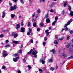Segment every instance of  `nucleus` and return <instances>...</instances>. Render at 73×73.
<instances>
[{
    "mask_svg": "<svg viewBox=\"0 0 73 73\" xmlns=\"http://www.w3.org/2000/svg\"><path fill=\"white\" fill-rule=\"evenodd\" d=\"M37 51L35 50V51H33L32 53V54L36 58V57H37V55H36V54H37Z\"/></svg>",
    "mask_w": 73,
    "mask_h": 73,
    "instance_id": "1",
    "label": "nucleus"
},
{
    "mask_svg": "<svg viewBox=\"0 0 73 73\" xmlns=\"http://www.w3.org/2000/svg\"><path fill=\"white\" fill-rule=\"evenodd\" d=\"M17 9V6L15 5L13 7H10V10L11 11H14L15 9Z\"/></svg>",
    "mask_w": 73,
    "mask_h": 73,
    "instance_id": "2",
    "label": "nucleus"
},
{
    "mask_svg": "<svg viewBox=\"0 0 73 73\" xmlns=\"http://www.w3.org/2000/svg\"><path fill=\"white\" fill-rule=\"evenodd\" d=\"M21 32L22 33L25 32V28L24 27H21Z\"/></svg>",
    "mask_w": 73,
    "mask_h": 73,
    "instance_id": "3",
    "label": "nucleus"
},
{
    "mask_svg": "<svg viewBox=\"0 0 73 73\" xmlns=\"http://www.w3.org/2000/svg\"><path fill=\"white\" fill-rule=\"evenodd\" d=\"M40 62H42V64H44V63H45V61L42 58H41L40 59Z\"/></svg>",
    "mask_w": 73,
    "mask_h": 73,
    "instance_id": "4",
    "label": "nucleus"
},
{
    "mask_svg": "<svg viewBox=\"0 0 73 73\" xmlns=\"http://www.w3.org/2000/svg\"><path fill=\"white\" fill-rule=\"evenodd\" d=\"M45 32L47 34V36H48L49 35V33H50V32H49V30H46L45 31Z\"/></svg>",
    "mask_w": 73,
    "mask_h": 73,
    "instance_id": "5",
    "label": "nucleus"
},
{
    "mask_svg": "<svg viewBox=\"0 0 73 73\" xmlns=\"http://www.w3.org/2000/svg\"><path fill=\"white\" fill-rule=\"evenodd\" d=\"M5 16V12H3L2 13V18H4Z\"/></svg>",
    "mask_w": 73,
    "mask_h": 73,
    "instance_id": "6",
    "label": "nucleus"
},
{
    "mask_svg": "<svg viewBox=\"0 0 73 73\" xmlns=\"http://www.w3.org/2000/svg\"><path fill=\"white\" fill-rule=\"evenodd\" d=\"M20 24H18L16 25L17 26L16 27L17 29H19L20 28Z\"/></svg>",
    "mask_w": 73,
    "mask_h": 73,
    "instance_id": "7",
    "label": "nucleus"
},
{
    "mask_svg": "<svg viewBox=\"0 0 73 73\" xmlns=\"http://www.w3.org/2000/svg\"><path fill=\"white\" fill-rule=\"evenodd\" d=\"M48 62H53V61L52 59H49L48 60Z\"/></svg>",
    "mask_w": 73,
    "mask_h": 73,
    "instance_id": "8",
    "label": "nucleus"
},
{
    "mask_svg": "<svg viewBox=\"0 0 73 73\" xmlns=\"http://www.w3.org/2000/svg\"><path fill=\"white\" fill-rule=\"evenodd\" d=\"M46 23H50V19L49 18H47L46 19Z\"/></svg>",
    "mask_w": 73,
    "mask_h": 73,
    "instance_id": "9",
    "label": "nucleus"
},
{
    "mask_svg": "<svg viewBox=\"0 0 73 73\" xmlns=\"http://www.w3.org/2000/svg\"><path fill=\"white\" fill-rule=\"evenodd\" d=\"M50 52H52L54 54H55L56 53V51L54 50V49H52L51 50Z\"/></svg>",
    "mask_w": 73,
    "mask_h": 73,
    "instance_id": "10",
    "label": "nucleus"
},
{
    "mask_svg": "<svg viewBox=\"0 0 73 73\" xmlns=\"http://www.w3.org/2000/svg\"><path fill=\"white\" fill-rule=\"evenodd\" d=\"M70 45H71V44H70V43H68L66 46V48H69V47H70Z\"/></svg>",
    "mask_w": 73,
    "mask_h": 73,
    "instance_id": "11",
    "label": "nucleus"
},
{
    "mask_svg": "<svg viewBox=\"0 0 73 73\" xmlns=\"http://www.w3.org/2000/svg\"><path fill=\"white\" fill-rule=\"evenodd\" d=\"M11 19H13V18L15 17V14H11Z\"/></svg>",
    "mask_w": 73,
    "mask_h": 73,
    "instance_id": "12",
    "label": "nucleus"
},
{
    "mask_svg": "<svg viewBox=\"0 0 73 73\" xmlns=\"http://www.w3.org/2000/svg\"><path fill=\"white\" fill-rule=\"evenodd\" d=\"M56 23H57V21L56 20H55V21L52 23V24L53 25H55Z\"/></svg>",
    "mask_w": 73,
    "mask_h": 73,
    "instance_id": "13",
    "label": "nucleus"
},
{
    "mask_svg": "<svg viewBox=\"0 0 73 73\" xmlns=\"http://www.w3.org/2000/svg\"><path fill=\"white\" fill-rule=\"evenodd\" d=\"M33 52V50L31 49L30 51L27 53V54H30L32 53V52Z\"/></svg>",
    "mask_w": 73,
    "mask_h": 73,
    "instance_id": "14",
    "label": "nucleus"
},
{
    "mask_svg": "<svg viewBox=\"0 0 73 73\" xmlns=\"http://www.w3.org/2000/svg\"><path fill=\"white\" fill-rule=\"evenodd\" d=\"M13 42L14 43V44H18V43H19V41L14 40L13 41Z\"/></svg>",
    "mask_w": 73,
    "mask_h": 73,
    "instance_id": "15",
    "label": "nucleus"
},
{
    "mask_svg": "<svg viewBox=\"0 0 73 73\" xmlns=\"http://www.w3.org/2000/svg\"><path fill=\"white\" fill-rule=\"evenodd\" d=\"M72 20H70L67 23V24L68 25H70V24L71 23V22H72Z\"/></svg>",
    "mask_w": 73,
    "mask_h": 73,
    "instance_id": "16",
    "label": "nucleus"
},
{
    "mask_svg": "<svg viewBox=\"0 0 73 73\" xmlns=\"http://www.w3.org/2000/svg\"><path fill=\"white\" fill-rule=\"evenodd\" d=\"M37 12L38 13H40L41 12V10L40 9H38L37 10Z\"/></svg>",
    "mask_w": 73,
    "mask_h": 73,
    "instance_id": "17",
    "label": "nucleus"
},
{
    "mask_svg": "<svg viewBox=\"0 0 73 73\" xmlns=\"http://www.w3.org/2000/svg\"><path fill=\"white\" fill-rule=\"evenodd\" d=\"M54 42L55 44H56V45L58 44V42L56 40H55Z\"/></svg>",
    "mask_w": 73,
    "mask_h": 73,
    "instance_id": "18",
    "label": "nucleus"
},
{
    "mask_svg": "<svg viewBox=\"0 0 73 73\" xmlns=\"http://www.w3.org/2000/svg\"><path fill=\"white\" fill-rule=\"evenodd\" d=\"M70 16H73V11H71L70 13Z\"/></svg>",
    "mask_w": 73,
    "mask_h": 73,
    "instance_id": "19",
    "label": "nucleus"
},
{
    "mask_svg": "<svg viewBox=\"0 0 73 73\" xmlns=\"http://www.w3.org/2000/svg\"><path fill=\"white\" fill-rule=\"evenodd\" d=\"M50 69L51 70L53 71V70H54V68L53 67H51L50 68Z\"/></svg>",
    "mask_w": 73,
    "mask_h": 73,
    "instance_id": "20",
    "label": "nucleus"
},
{
    "mask_svg": "<svg viewBox=\"0 0 73 73\" xmlns=\"http://www.w3.org/2000/svg\"><path fill=\"white\" fill-rule=\"evenodd\" d=\"M13 60L14 61V62H17V59L13 58Z\"/></svg>",
    "mask_w": 73,
    "mask_h": 73,
    "instance_id": "21",
    "label": "nucleus"
},
{
    "mask_svg": "<svg viewBox=\"0 0 73 73\" xmlns=\"http://www.w3.org/2000/svg\"><path fill=\"white\" fill-rule=\"evenodd\" d=\"M8 54H3V55L4 56V57H6L8 56Z\"/></svg>",
    "mask_w": 73,
    "mask_h": 73,
    "instance_id": "22",
    "label": "nucleus"
},
{
    "mask_svg": "<svg viewBox=\"0 0 73 73\" xmlns=\"http://www.w3.org/2000/svg\"><path fill=\"white\" fill-rule=\"evenodd\" d=\"M64 37L60 38H59V40H60V41H62V40H64Z\"/></svg>",
    "mask_w": 73,
    "mask_h": 73,
    "instance_id": "23",
    "label": "nucleus"
},
{
    "mask_svg": "<svg viewBox=\"0 0 73 73\" xmlns=\"http://www.w3.org/2000/svg\"><path fill=\"white\" fill-rule=\"evenodd\" d=\"M45 0H39V1L40 2V3H41V2H42L43 3H44V2H45Z\"/></svg>",
    "mask_w": 73,
    "mask_h": 73,
    "instance_id": "24",
    "label": "nucleus"
},
{
    "mask_svg": "<svg viewBox=\"0 0 73 73\" xmlns=\"http://www.w3.org/2000/svg\"><path fill=\"white\" fill-rule=\"evenodd\" d=\"M30 25H31V22H29L28 23L27 27H30Z\"/></svg>",
    "mask_w": 73,
    "mask_h": 73,
    "instance_id": "25",
    "label": "nucleus"
},
{
    "mask_svg": "<svg viewBox=\"0 0 73 73\" xmlns=\"http://www.w3.org/2000/svg\"><path fill=\"white\" fill-rule=\"evenodd\" d=\"M13 36L14 38H16L17 37V34H15Z\"/></svg>",
    "mask_w": 73,
    "mask_h": 73,
    "instance_id": "26",
    "label": "nucleus"
},
{
    "mask_svg": "<svg viewBox=\"0 0 73 73\" xmlns=\"http://www.w3.org/2000/svg\"><path fill=\"white\" fill-rule=\"evenodd\" d=\"M33 25L34 27H36V23H34L33 24Z\"/></svg>",
    "mask_w": 73,
    "mask_h": 73,
    "instance_id": "27",
    "label": "nucleus"
},
{
    "mask_svg": "<svg viewBox=\"0 0 73 73\" xmlns=\"http://www.w3.org/2000/svg\"><path fill=\"white\" fill-rule=\"evenodd\" d=\"M18 55V53H16L15 54H14L13 55V56H14V57H15L16 56H17Z\"/></svg>",
    "mask_w": 73,
    "mask_h": 73,
    "instance_id": "28",
    "label": "nucleus"
},
{
    "mask_svg": "<svg viewBox=\"0 0 73 73\" xmlns=\"http://www.w3.org/2000/svg\"><path fill=\"white\" fill-rule=\"evenodd\" d=\"M32 31V29H29V32L30 33H31Z\"/></svg>",
    "mask_w": 73,
    "mask_h": 73,
    "instance_id": "29",
    "label": "nucleus"
},
{
    "mask_svg": "<svg viewBox=\"0 0 73 73\" xmlns=\"http://www.w3.org/2000/svg\"><path fill=\"white\" fill-rule=\"evenodd\" d=\"M10 45L9 44H7L5 46V48H8V47H9Z\"/></svg>",
    "mask_w": 73,
    "mask_h": 73,
    "instance_id": "30",
    "label": "nucleus"
},
{
    "mask_svg": "<svg viewBox=\"0 0 73 73\" xmlns=\"http://www.w3.org/2000/svg\"><path fill=\"white\" fill-rule=\"evenodd\" d=\"M48 14H47L45 15V19H46V18H48Z\"/></svg>",
    "mask_w": 73,
    "mask_h": 73,
    "instance_id": "31",
    "label": "nucleus"
},
{
    "mask_svg": "<svg viewBox=\"0 0 73 73\" xmlns=\"http://www.w3.org/2000/svg\"><path fill=\"white\" fill-rule=\"evenodd\" d=\"M6 68V67H5V66H3L2 67V69H5Z\"/></svg>",
    "mask_w": 73,
    "mask_h": 73,
    "instance_id": "32",
    "label": "nucleus"
},
{
    "mask_svg": "<svg viewBox=\"0 0 73 73\" xmlns=\"http://www.w3.org/2000/svg\"><path fill=\"white\" fill-rule=\"evenodd\" d=\"M44 25V24H43V23H41L40 24V27H41L42 26H43Z\"/></svg>",
    "mask_w": 73,
    "mask_h": 73,
    "instance_id": "33",
    "label": "nucleus"
},
{
    "mask_svg": "<svg viewBox=\"0 0 73 73\" xmlns=\"http://www.w3.org/2000/svg\"><path fill=\"white\" fill-rule=\"evenodd\" d=\"M18 52V53H22V50H19Z\"/></svg>",
    "mask_w": 73,
    "mask_h": 73,
    "instance_id": "34",
    "label": "nucleus"
},
{
    "mask_svg": "<svg viewBox=\"0 0 73 73\" xmlns=\"http://www.w3.org/2000/svg\"><path fill=\"white\" fill-rule=\"evenodd\" d=\"M30 42L31 43H33V40L32 39H31L30 40Z\"/></svg>",
    "mask_w": 73,
    "mask_h": 73,
    "instance_id": "35",
    "label": "nucleus"
},
{
    "mask_svg": "<svg viewBox=\"0 0 73 73\" xmlns=\"http://www.w3.org/2000/svg\"><path fill=\"white\" fill-rule=\"evenodd\" d=\"M73 56H71L70 57L68 58V59H69V60H70V58H73Z\"/></svg>",
    "mask_w": 73,
    "mask_h": 73,
    "instance_id": "36",
    "label": "nucleus"
},
{
    "mask_svg": "<svg viewBox=\"0 0 73 73\" xmlns=\"http://www.w3.org/2000/svg\"><path fill=\"white\" fill-rule=\"evenodd\" d=\"M68 9H69V11H71V7H70V6H68Z\"/></svg>",
    "mask_w": 73,
    "mask_h": 73,
    "instance_id": "37",
    "label": "nucleus"
},
{
    "mask_svg": "<svg viewBox=\"0 0 73 73\" xmlns=\"http://www.w3.org/2000/svg\"><path fill=\"white\" fill-rule=\"evenodd\" d=\"M20 1L21 2V4H24V1H23L22 0H21Z\"/></svg>",
    "mask_w": 73,
    "mask_h": 73,
    "instance_id": "38",
    "label": "nucleus"
},
{
    "mask_svg": "<svg viewBox=\"0 0 73 73\" xmlns=\"http://www.w3.org/2000/svg\"><path fill=\"white\" fill-rule=\"evenodd\" d=\"M30 1V4H32V1L31 0H29Z\"/></svg>",
    "mask_w": 73,
    "mask_h": 73,
    "instance_id": "39",
    "label": "nucleus"
},
{
    "mask_svg": "<svg viewBox=\"0 0 73 73\" xmlns=\"http://www.w3.org/2000/svg\"><path fill=\"white\" fill-rule=\"evenodd\" d=\"M0 37H1V38H3V37H4V35L1 34V35H0Z\"/></svg>",
    "mask_w": 73,
    "mask_h": 73,
    "instance_id": "40",
    "label": "nucleus"
},
{
    "mask_svg": "<svg viewBox=\"0 0 73 73\" xmlns=\"http://www.w3.org/2000/svg\"><path fill=\"white\" fill-rule=\"evenodd\" d=\"M12 1L14 3H17V0H12Z\"/></svg>",
    "mask_w": 73,
    "mask_h": 73,
    "instance_id": "41",
    "label": "nucleus"
},
{
    "mask_svg": "<svg viewBox=\"0 0 73 73\" xmlns=\"http://www.w3.org/2000/svg\"><path fill=\"white\" fill-rule=\"evenodd\" d=\"M55 20H56V21H57L58 20V17H56L55 18Z\"/></svg>",
    "mask_w": 73,
    "mask_h": 73,
    "instance_id": "42",
    "label": "nucleus"
},
{
    "mask_svg": "<svg viewBox=\"0 0 73 73\" xmlns=\"http://www.w3.org/2000/svg\"><path fill=\"white\" fill-rule=\"evenodd\" d=\"M8 52L7 51H5V50H4L3 51V53H7Z\"/></svg>",
    "mask_w": 73,
    "mask_h": 73,
    "instance_id": "43",
    "label": "nucleus"
},
{
    "mask_svg": "<svg viewBox=\"0 0 73 73\" xmlns=\"http://www.w3.org/2000/svg\"><path fill=\"white\" fill-rule=\"evenodd\" d=\"M66 5H67V3H65L63 5H64V7H66Z\"/></svg>",
    "mask_w": 73,
    "mask_h": 73,
    "instance_id": "44",
    "label": "nucleus"
},
{
    "mask_svg": "<svg viewBox=\"0 0 73 73\" xmlns=\"http://www.w3.org/2000/svg\"><path fill=\"white\" fill-rule=\"evenodd\" d=\"M42 44L43 45H44V46H45V44H46V42H43Z\"/></svg>",
    "mask_w": 73,
    "mask_h": 73,
    "instance_id": "45",
    "label": "nucleus"
},
{
    "mask_svg": "<svg viewBox=\"0 0 73 73\" xmlns=\"http://www.w3.org/2000/svg\"><path fill=\"white\" fill-rule=\"evenodd\" d=\"M28 68L29 69H31L32 68V67L30 66H28Z\"/></svg>",
    "mask_w": 73,
    "mask_h": 73,
    "instance_id": "46",
    "label": "nucleus"
},
{
    "mask_svg": "<svg viewBox=\"0 0 73 73\" xmlns=\"http://www.w3.org/2000/svg\"><path fill=\"white\" fill-rule=\"evenodd\" d=\"M55 38H56V39H57L58 38V36L57 35H56L55 36Z\"/></svg>",
    "mask_w": 73,
    "mask_h": 73,
    "instance_id": "47",
    "label": "nucleus"
},
{
    "mask_svg": "<svg viewBox=\"0 0 73 73\" xmlns=\"http://www.w3.org/2000/svg\"><path fill=\"white\" fill-rule=\"evenodd\" d=\"M70 34H72V33H73V31H70Z\"/></svg>",
    "mask_w": 73,
    "mask_h": 73,
    "instance_id": "48",
    "label": "nucleus"
},
{
    "mask_svg": "<svg viewBox=\"0 0 73 73\" xmlns=\"http://www.w3.org/2000/svg\"><path fill=\"white\" fill-rule=\"evenodd\" d=\"M31 34V33H29L28 32V33H27V35H28V36H29V35H30Z\"/></svg>",
    "mask_w": 73,
    "mask_h": 73,
    "instance_id": "49",
    "label": "nucleus"
},
{
    "mask_svg": "<svg viewBox=\"0 0 73 73\" xmlns=\"http://www.w3.org/2000/svg\"><path fill=\"white\" fill-rule=\"evenodd\" d=\"M64 30L65 31H68V28L67 27H66L64 29Z\"/></svg>",
    "mask_w": 73,
    "mask_h": 73,
    "instance_id": "50",
    "label": "nucleus"
},
{
    "mask_svg": "<svg viewBox=\"0 0 73 73\" xmlns=\"http://www.w3.org/2000/svg\"><path fill=\"white\" fill-rule=\"evenodd\" d=\"M68 25V24L67 23L65 24V26H64L65 27H67Z\"/></svg>",
    "mask_w": 73,
    "mask_h": 73,
    "instance_id": "51",
    "label": "nucleus"
},
{
    "mask_svg": "<svg viewBox=\"0 0 73 73\" xmlns=\"http://www.w3.org/2000/svg\"><path fill=\"white\" fill-rule=\"evenodd\" d=\"M50 11L52 13L53 12V10L52 9H51L50 10Z\"/></svg>",
    "mask_w": 73,
    "mask_h": 73,
    "instance_id": "52",
    "label": "nucleus"
},
{
    "mask_svg": "<svg viewBox=\"0 0 73 73\" xmlns=\"http://www.w3.org/2000/svg\"><path fill=\"white\" fill-rule=\"evenodd\" d=\"M35 16V14H33L32 15V17H34Z\"/></svg>",
    "mask_w": 73,
    "mask_h": 73,
    "instance_id": "53",
    "label": "nucleus"
},
{
    "mask_svg": "<svg viewBox=\"0 0 73 73\" xmlns=\"http://www.w3.org/2000/svg\"><path fill=\"white\" fill-rule=\"evenodd\" d=\"M18 73H21V72L19 70L18 71Z\"/></svg>",
    "mask_w": 73,
    "mask_h": 73,
    "instance_id": "54",
    "label": "nucleus"
},
{
    "mask_svg": "<svg viewBox=\"0 0 73 73\" xmlns=\"http://www.w3.org/2000/svg\"><path fill=\"white\" fill-rule=\"evenodd\" d=\"M40 28H37V31L38 32V31H40Z\"/></svg>",
    "mask_w": 73,
    "mask_h": 73,
    "instance_id": "55",
    "label": "nucleus"
},
{
    "mask_svg": "<svg viewBox=\"0 0 73 73\" xmlns=\"http://www.w3.org/2000/svg\"><path fill=\"white\" fill-rule=\"evenodd\" d=\"M44 40L45 41H46V40H47V38H46V36L44 37Z\"/></svg>",
    "mask_w": 73,
    "mask_h": 73,
    "instance_id": "56",
    "label": "nucleus"
},
{
    "mask_svg": "<svg viewBox=\"0 0 73 73\" xmlns=\"http://www.w3.org/2000/svg\"><path fill=\"white\" fill-rule=\"evenodd\" d=\"M39 70L40 72H42V70L41 69H39Z\"/></svg>",
    "mask_w": 73,
    "mask_h": 73,
    "instance_id": "57",
    "label": "nucleus"
},
{
    "mask_svg": "<svg viewBox=\"0 0 73 73\" xmlns=\"http://www.w3.org/2000/svg\"><path fill=\"white\" fill-rule=\"evenodd\" d=\"M21 48H23V44H21Z\"/></svg>",
    "mask_w": 73,
    "mask_h": 73,
    "instance_id": "58",
    "label": "nucleus"
},
{
    "mask_svg": "<svg viewBox=\"0 0 73 73\" xmlns=\"http://www.w3.org/2000/svg\"><path fill=\"white\" fill-rule=\"evenodd\" d=\"M9 5L10 6H12V3H9Z\"/></svg>",
    "mask_w": 73,
    "mask_h": 73,
    "instance_id": "59",
    "label": "nucleus"
},
{
    "mask_svg": "<svg viewBox=\"0 0 73 73\" xmlns=\"http://www.w3.org/2000/svg\"><path fill=\"white\" fill-rule=\"evenodd\" d=\"M38 17V14H37L36 16H35V17L36 18V19L37 18V17Z\"/></svg>",
    "mask_w": 73,
    "mask_h": 73,
    "instance_id": "60",
    "label": "nucleus"
},
{
    "mask_svg": "<svg viewBox=\"0 0 73 73\" xmlns=\"http://www.w3.org/2000/svg\"><path fill=\"white\" fill-rule=\"evenodd\" d=\"M64 11H63L62 12V15H64Z\"/></svg>",
    "mask_w": 73,
    "mask_h": 73,
    "instance_id": "61",
    "label": "nucleus"
},
{
    "mask_svg": "<svg viewBox=\"0 0 73 73\" xmlns=\"http://www.w3.org/2000/svg\"><path fill=\"white\" fill-rule=\"evenodd\" d=\"M21 26H23L24 25V23L23 22L21 23Z\"/></svg>",
    "mask_w": 73,
    "mask_h": 73,
    "instance_id": "62",
    "label": "nucleus"
},
{
    "mask_svg": "<svg viewBox=\"0 0 73 73\" xmlns=\"http://www.w3.org/2000/svg\"><path fill=\"white\" fill-rule=\"evenodd\" d=\"M20 58V57H18L16 58V59L17 60H19Z\"/></svg>",
    "mask_w": 73,
    "mask_h": 73,
    "instance_id": "63",
    "label": "nucleus"
},
{
    "mask_svg": "<svg viewBox=\"0 0 73 73\" xmlns=\"http://www.w3.org/2000/svg\"><path fill=\"white\" fill-rule=\"evenodd\" d=\"M69 36H68L67 37V40H69Z\"/></svg>",
    "mask_w": 73,
    "mask_h": 73,
    "instance_id": "64",
    "label": "nucleus"
}]
</instances>
